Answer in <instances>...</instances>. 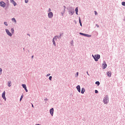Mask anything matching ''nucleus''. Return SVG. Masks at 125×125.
Wrapping results in <instances>:
<instances>
[{"mask_svg":"<svg viewBox=\"0 0 125 125\" xmlns=\"http://www.w3.org/2000/svg\"><path fill=\"white\" fill-rule=\"evenodd\" d=\"M93 57L95 61H98V59H100V55H95V56H93Z\"/></svg>","mask_w":125,"mask_h":125,"instance_id":"1","label":"nucleus"},{"mask_svg":"<svg viewBox=\"0 0 125 125\" xmlns=\"http://www.w3.org/2000/svg\"><path fill=\"white\" fill-rule=\"evenodd\" d=\"M103 101H104V104H107V103H108V101H109L108 97H105V98H104Z\"/></svg>","mask_w":125,"mask_h":125,"instance_id":"2","label":"nucleus"},{"mask_svg":"<svg viewBox=\"0 0 125 125\" xmlns=\"http://www.w3.org/2000/svg\"><path fill=\"white\" fill-rule=\"evenodd\" d=\"M5 5H6V4L4 2L1 1L0 2V6L2 7H5Z\"/></svg>","mask_w":125,"mask_h":125,"instance_id":"3","label":"nucleus"},{"mask_svg":"<svg viewBox=\"0 0 125 125\" xmlns=\"http://www.w3.org/2000/svg\"><path fill=\"white\" fill-rule=\"evenodd\" d=\"M57 37L55 36L54 38L53 39V44L55 45V46H56V44L55 43V41H57Z\"/></svg>","mask_w":125,"mask_h":125,"instance_id":"4","label":"nucleus"},{"mask_svg":"<svg viewBox=\"0 0 125 125\" xmlns=\"http://www.w3.org/2000/svg\"><path fill=\"white\" fill-rule=\"evenodd\" d=\"M80 34L82 35V36H84L85 37H88V38L91 37V35H89L86 34H83V33H80Z\"/></svg>","mask_w":125,"mask_h":125,"instance_id":"5","label":"nucleus"},{"mask_svg":"<svg viewBox=\"0 0 125 125\" xmlns=\"http://www.w3.org/2000/svg\"><path fill=\"white\" fill-rule=\"evenodd\" d=\"M49 18H52L53 17V13L52 12H50L48 14Z\"/></svg>","mask_w":125,"mask_h":125,"instance_id":"6","label":"nucleus"},{"mask_svg":"<svg viewBox=\"0 0 125 125\" xmlns=\"http://www.w3.org/2000/svg\"><path fill=\"white\" fill-rule=\"evenodd\" d=\"M106 75L109 78H110L111 76H112V72L111 71H108L106 72Z\"/></svg>","mask_w":125,"mask_h":125,"instance_id":"7","label":"nucleus"},{"mask_svg":"<svg viewBox=\"0 0 125 125\" xmlns=\"http://www.w3.org/2000/svg\"><path fill=\"white\" fill-rule=\"evenodd\" d=\"M107 68V64H106V62H104L103 64V69H104Z\"/></svg>","mask_w":125,"mask_h":125,"instance_id":"8","label":"nucleus"},{"mask_svg":"<svg viewBox=\"0 0 125 125\" xmlns=\"http://www.w3.org/2000/svg\"><path fill=\"white\" fill-rule=\"evenodd\" d=\"M54 112V109L53 108H51L50 110V114L51 115V116H53Z\"/></svg>","mask_w":125,"mask_h":125,"instance_id":"9","label":"nucleus"},{"mask_svg":"<svg viewBox=\"0 0 125 125\" xmlns=\"http://www.w3.org/2000/svg\"><path fill=\"white\" fill-rule=\"evenodd\" d=\"M76 88L79 92H81V86L77 85Z\"/></svg>","mask_w":125,"mask_h":125,"instance_id":"10","label":"nucleus"},{"mask_svg":"<svg viewBox=\"0 0 125 125\" xmlns=\"http://www.w3.org/2000/svg\"><path fill=\"white\" fill-rule=\"evenodd\" d=\"M2 97L3 99H5V100L6 99L5 98V91H4L3 93H2Z\"/></svg>","mask_w":125,"mask_h":125,"instance_id":"11","label":"nucleus"},{"mask_svg":"<svg viewBox=\"0 0 125 125\" xmlns=\"http://www.w3.org/2000/svg\"><path fill=\"white\" fill-rule=\"evenodd\" d=\"M11 2L15 6L16 5V2L14 1V0H10Z\"/></svg>","mask_w":125,"mask_h":125,"instance_id":"12","label":"nucleus"},{"mask_svg":"<svg viewBox=\"0 0 125 125\" xmlns=\"http://www.w3.org/2000/svg\"><path fill=\"white\" fill-rule=\"evenodd\" d=\"M85 91V89H84V88H82L81 90V93H82V94H83Z\"/></svg>","mask_w":125,"mask_h":125,"instance_id":"13","label":"nucleus"},{"mask_svg":"<svg viewBox=\"0 0 125 125\" xmlns=\"http://www.w3.org/2000/svg\"><path fill=\"white\" fill-rule=\"evenodd\" d=\"M63 7H64V9H63V11L61 13L62 16L64 14V13H65V9L66 8V7L65 6H64Z\"/></svg>","mask_w":125,"mask_h":125,"instance_id":"14","label":"nucleus"},{"mask_svg":"<svg viewBox=\"0 0 125 125\" xmlns=\"http://www.w3.org/2000/svg\"><path fill=\"white\" fill-rule=\"evenodd\" d=\"M78 11H79V9H78V7H76V9H75V12H76V13L77 15H78Z\"/></svg>","mask_w":125,"mask_h":125,"instance_id":"15","label":"nucleus"},{"mask_svg":"<svg viewBox=\"0 0 125 125\" xmlns=\"http://www.w3.org/2000/svg\"><path fill=\"white\" fill-rule=\"evenodd\" d=\"M6 33L7 35H8V36H10V37H11L12 36V34L10 33V32H7Z\"/></svg>","mask_w":125,"mask_h":125,"instance_id":"16","label":"nucleus"},{"mask_svg":"<svg viewBox=\"0 0 125 125\" xmlns=\"http://www.w3.org/2000/svg\"><path fill=\"white\" fill-rule=\"evenodd\" d=\"M8 86H11V82H8Z\"/></svg>","mask_w":125,"mask_h":125,"instance_id":"17","label":"nucleus"},{"mask_svg":"<svg viewBox=\"0 0 125 125\" xmlns=\"http://www.w3.org/2000/svg\"><path fill=\"white\" fill-rule=\"evenodd\" d=\"M22 87L23 88H27V86H26V84H22Z\"/></svg>","mask_w":125,"mask_h":125,"instance_id":"18","label":"nucleus"},{"mask_svg":"<svg viewBox=\"0 0 125 125\" xmlns=\"http://www.w3.org/2000/svg\"><path fill=\"white\" fill-rule=\"evenodd\" d=\"M79 23L80 24V25L82 26H83L82 24V21H81V18L79 17Z\"/></svg>","mask_w":125,"mask_h":125,"instance_id":"19","label":"nucleus"},{"mask_svg":"<svg viewBox=\"0 0 125 125\" xmlns=\"http://www.w3.org/2000/svg\"><path fill=\"white\" fill-rule=\"evenodd\" d=\"M12 21H14L15 23H16V20H15V18L12 19Z\"/></svg>","mask_w":125,"mask_h":125,"instance_id":"20","label":"nucleus"},{"mask_svg":"<svg viewBox=\"0 0 125 125\" xmlns=\"http://www.w3.org/2000/svg\"><path fill=\"white\" fill-rule=\"evenodd\" d=\"M96 84H97V85H99V84H100V83L99 82H96L95 83Z\"/></svg>","mask_w":125,"mask_h":125,"instance_id":"21","label":"nucleus"},{"mask_svg":"<svg viewBox=\"0 0 125 125\" xmlns=\"http://www.w3.org/2000/svg\"><path fill=\"white\" fill-rule=\"evenodd\" d=\"M23 96H24L23 95H21V98H20V101H21V100H22V99H23Z\"/></svg>","mask_w":125,"mask_h":125,"instance_id":"22","label":"nucleus"},{"mask_svg":"<svg viewBox=\"0 0 125 125\" xmlns=\"http://www.w3.org/2000/svg\"><path fill=\"white\" fill-rule=\"evenodd\" d=\"M122 5H123L124 6H125V2H122Z\"/></svg>","mask_w":125,"mask_h":125,"instance_id":"23","label":"nucleus"},{"mask_svg":"<svg viewBox=\"0 0 125 125\" xmlns=\"http://www.w3.org/2000/svg\"><path fill=\"white\" fill-rule=\"evenodd\" d=\"M69 14H71V15H73V14H74V12H70L69 13Z\"/></svg>","mask_w":125,"mask_h":125,"instance_id":"24","label":"nucleus"},{"mask_svg":"<svg viewBox=\"0 0 125 125\" xmlns=\"http://www.w3.org/2000/svg\"><path fill=\"white\" fill-rule=\"evenodd\" d=\"M4 25H5V26H8V24H7V22H4Z\"/></svg>","mask_w":125,"mask_h":125,"instance_id":"25","label":"nucleus"},{"mask_svg":"<svg viewBox=\"0 0 125 125\" xmlns=\"http://www.w3.org/2000/svg\"><path fill=\"white\" fill-rule=\"evenodd\" d=\"M28 2H29V0H25V3H28Z\"/></svg>","mask_w":125,"mask_h":125,"instance_id":"26","label":"nucleus"},{"mask_svg":"<svg viewBox=\"0 0 125 125\" xmlns=\"http://www.w3.org/2000/svg\"><path fill=\"white\" fill-rule=\"evenodd\" d=\"M51 79H52V76H50L49 77V80H50V81H51Z\"/></svg>","mask_w":125,"mask_h":125,"instance_id":"27","label":"nucleus"},{"mask_svg":"<svg viewBox=\"0 0 125 125\" xmlns=\"http://www.w3.org/2000/svg\"><path fill=\"white\" fill-rule=\"evenodd\" d=\"M2 71V70L1 69V68H0V75L1 74Z\"/></svg>","mask_w":125,"mask_h":125,"instance_id":"28","label":"nucleus"},{"mask_svg":"<svg viewBox=\"0 0 125 125\" xmlns=\"http://www.w3.org/2000/svg\"><path fill=\"white\" fill-rule=\"evenodd\" d=\"M26 92H28V89H27V88H24Z\"/></svg>","mask_w":125,"mask_h":125,"instance_id":"29","label":"nucleus"},{"mask_svg":"<svg viewBox=\"0 0 125 125\" xmlns=\"http://www.w3.org/2000/svg\"><path fill=\"white\" fill-rule=\"evenodd\" d=\"M95 15H97V14H98L97 13V12H96V11H95Z\"/></svg>","mask_w":125,"mask_h":125,"instance_id":"30","label":"nucleus"},{"mask_svg":"<svg viewBox=\"0 0 125 125\" xmlns=\"http://www.w3.org/2000/svg\"><path fill=\"white\" fill-rule=\"evenodd\" d=\"M95 93H98V91L97 90H95Z\"/></svg>","mask_w":125,"mask_h":125,"instance_id":"31","label":"nucleus"},{"mask_svg":"<svg viewBox=\"0 0 125 125\" xmlns=\"http://www.w3.org/2000/svg\"><path fill=\"white\" fill-rule=\"evenodd\" d=\"M11 31H12V32H14V29L13 28H12Z\"/></svg>","mask_w":125,"mask_h":125,"instance_id":"32","label":"nucleus"},{"mask_svg":"<svg viewBox=\"0 0 125 125\" xmlns=\"http://www.w3.org/2000/svg\"><path fill=\"white\" fill-rule=\"evenodd\" d=\"M76 75H77V77H78V76H79V72H77Z\"/></svg>","mask_w":125,"mask_h":125,"instance_id":"33","label":"nucleus"},{"mask_svg":"<svg viewBox=\"0 0 125 125\" xmlns=\"http://www.w3.org/2000/svg\"><path fill=\"white\" fill-rule=\"evenodd\" d=\"M50 11H51V9L50 8H49L48 12H50Z\"/></svg>","mask_w":125,"mask_h":125,"instance_id":"34","label":"nucleus"},{"mask_svg":"<svg viewBox=\"0 0 125 125\" xmlns=\"http://www.w3.org/2000/svg\"><path fill=\"white\" fill-rule=\"evenodd\" d=\"M47 77H49V76H50V74H48L47 75Z\"/></svg>","mask_w":125,"mask_h":125,"instance_id":"35","label":"nucleus"},{"mask_svg":"<svg viewBox=\"0 0 125 125\" xmlns=\"http://www.w3.org/2000/svg\"><path fill=\"white\" fill-rule=\"evenodd\" d=\"M32 107H33V108H34V105L32 104Z\"/></svg>","mask_w":125,"mask_h":125,"instance_id":"36","label":"nucleus"},{"mask_svg":"<svg viewBox=\"0 0 125 125\" xmlns=\"http://www.w3.org/2000/svg\"><path fill=\"white\" fill-rule=\"evenodd\" d=\"M96 26H97V27H99V25H97V24H96Z\"/></svg>","mask_w":125,"mask_h":125,"instance_id":"37","label":"nucleus"},{"mask_svg":"<svg viewBox=\"0 0 125 125\" xmlns=\"http://www.w3.org/2000/svg\"><path fill=\"white\" fill-rule=\"evenodd\" d=\"M87 75H89V74H88V72L87 71Z\"/></svg>","mask_w":125,"mask_h":125,"instance_id":"38","label":"nucleus"},{"mask_svg":"<svg viewBox=\"0 0 125 125\" xmlns=\"http://www.w3.org/2000/svg\"><path fill=\"white\" fill-rule=\"evenodd\" d=\"M32 58H34V56H32Z\"/></svg>","mask_w":125,"mask_h":125,"instance_id":"39","label":"nucleus"},{"mask_svg":"<svg viewBox=\"0 0 125 125\" xmlns=\"http://www.w3.org/2000/svg\"><path fill=\"white\" fill-rule=\"evenodd\" d=\"M6 32H8V30H6Z\"/></svg>","mask_w":125,"mask_h":125,"instance_id":"40","label":"nucleus"},{"mask_svg":"<svg viewBox=\"0 0 125 125\" xmlns=\"http://www.w3.org/2000/svg\"><path fill=\"white\" fill-rule=\"evenodd\" d=\"M40 125V124H37V125Z\"/></svg>","mask_w":125,"mask_h":125,"instance_id":"41","label":"nucleus"}]
</instances>
